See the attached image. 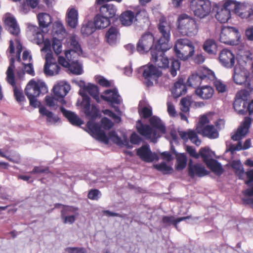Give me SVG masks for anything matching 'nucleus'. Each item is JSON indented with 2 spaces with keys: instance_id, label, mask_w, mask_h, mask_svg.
Returning a JSON list of instances; mask_svg holds the SVG:
<instances>
[{
  "instance_id": "obj_21",
  "label": "nucleus",
  "mask_w": 253,
  "mask_h": 253,
  "mask_svg": "<svg viewBox=\"0 0 253 253\" xmlns=\"http://www.w3.org/2000/svg\"><path fill=\"white\" fill-rule=\"evenodd\" d=\"M251 124V119L246 117L242 125L238 128L236 133L231 136L232 139L234 141L240 140L242 136H244L247 133Z\"/></svg>"
},
{
  "instance_id": "obj_39",
  "label": "nucleus",
  "mask_w": 253,
  "mask_h": 253,
  "mask_svg": "<svg viewBox=\"0 0 253 253\" xmlns=\"http://www.w3.org/2000/svg\"><path fill=\"white\" fill-rule=\"evenodd\" d=\"M231 17V14L228 10L223 7L218 10L215 15L216 19L221 23L227 22Z\"/></svg>"
},
{
  "instance_id": "obj_15",
  "label": "nucleus",
  "mask_w": 253,
  "mask_h": 253,
  "mask_svg": "<svg viewBox=\"0 0 253 253\" xmlns=\"http://www.w3.org/2000/svg\"><path fill=\"white\" fill-rule=\"evenodd\" d=\"M110 1L121 2V0H96L95 1L97 5H101L99 7L100 13L110 19L115 17L117 11V9L113 4H104Z\"/></svg>"
},
{
  "instance_id": "obj_36",
  "label": "nucleus",
  "mask_w": 253,
  "mask_h": 253,
  "mask_svg": "<svg viewBox=\"0 0 253 253\" xmlns=\"http://www.w3.org/2000/svg\"><path fill=\"white\" fill-rule=\"evenodd\" d=\"M60 70V67L56 62L49 64H45L44 73L46 76H52L58 74Z\"/></svg>"
},
{
  "instance_id": "obj_57",
  "label": "nucleus",
  "mask_w": 253,
  "mask_h": 253,
  "mask_svg": "<svg viewBox=\"0 0 253 253\" xmlns=\"http://www.w3.org/2000/svg\"><path fill=\"white\" fill-rule=\"evenodd\" d=\"M213 81L214 86L216 90L218 92L223 93L226 90V85L223 83L221 81L218 80H214Z\"/></svg>"
},
{
  "instance_id": "obj_10",
  "label": "nucleus",
  "mask_w": 253,
  "mask_h": 253,
  "mask_svg": "<svg viewBox=\"0 0 253 253\" xmlns=\"http://www.w3.org/2000/svg\"><path fill=\"white\" fill-rule=\"evenodd\" d=\"M155 37L150 32L144 33L138 40L136 44V50L140 53H144L151 51V54L155 48Z\"/></svg>"
},
{
  "instance_id": "obj_34",
  "label": "nucleus",
  "mask_w": 253,
  "mask_h": 253,
  "mask_svg": "<svg viewBox=\"0 0 253 253\" xmlns=\"http://www.w3.org/2000/svg\"><path fill=\"white\" fill-rule=\"evenodd\" d=\"M39 25L40 28L43 29L47 28L52 23L51 16L46 13H40L37 15Z\"/></svg>"
},
{
  "instance_id": "obj_17",
  "label": "nucleus",
  "mask_w": 253,
  "mask_h": 253,
  "mask_svg": "<svg viewBox=\"0 0 253 253\" xmlns=\"http://www.w3.org/2000/svg\"><path fill=\"white\" fill-rule=\"evenodd\" d=\"M218 58L221 64L227 68H231L234 65L235 55L229 49H222L219 53Z\"/></svg>"
},
{
  "instance_id": "obj_40",
  "label": "nucleus",
  "mask_w": 253,
  "mask_h": 253,
  "mask_svg": "<svg viewBox=\"0 0 253 253\" xmlns=\"http://www.w3.org/2000/svg\"><path fill=\"white\" fill-rule=\"evenodd\" d=\"M96 30L92 21H89L84 24L81 28V32L84 36H88L93 34Z\"/></svg>"
},
{
  "instance_id": "obj_14",
  "label": "nucleus",
  "mask_w": 253,
  "mask_h": 253,
  "mask_svg": "<svg viewBox=\"0 0 253 253\" xmlns=\"http://www.w3.org/2000/svg\"><path fill=\"white\" fill-rule=\"evenodd\" d=\"M168 50L157 48L155 45V48L152 51L151 61L159 68L167 69L169 67V60L165 54V52Z\"/></svg>"
},
{
  "instance_id": "obj_2",
  "label": "nucleus",
  "mask_w": 253,
  "mask_h": 253,
  "mask_svg": "<svg viewBox=\"0 0 253 253\" xmlns=\"http://www.w3.org/2000/svg\"><path fill=\"white\" fill-rule=\"evenodd\" d=\"M47 91V87L43 82L31 80L25 89V93L29 100L30 105L34 108L39 107L41 103L37 99L41 93L44 94Z\"/></svg>"
},
{
  "instance_id": "obj_48",
  "label": "nucleus",
  "mask_w": 253,
  "mask_h": 253,
  "mask_svg": "<svg viewBox=\"0 0 253 253\" xmlns=\"http://www.w3.org/2000/svg\"><path fill=\"white\" fill-rule=\"evenodd\" d=\"M232 168L235 169V173L238 176L240 179H242L244 175L245 171L242 166L240 162L234 161L232 164Z\"/></svg>"
},
{
  "instance_id": "obj_56",
  "label": "nucleus",
  "mask_w": 253,
  "mask_h": 253,
  "mask_svg": "<svg viewBox=\"0 0 253 253\" xmlns=\"http://www.w3.org/2000/svg\"><path fill=\"white\" fill-rule=\"evenodd\" d=\"M52 48L56 54H59L62 51V44L60 40L54 38L52 41Z\"/></svg>"
},
{
  "instance_id": "obj_53",
  "label": "nucleus",
  "mask_w": 253,
  "mask_h": 253,
  "mask_svg": "<svg viewBox=\"0 0 253 253\" xmlns=\"http://www.w3.org/2000/svg\"><path fill=\"white\" fill-rule=\"evenodd\" d=\"M71 72L76 75H81L83 73L81 65L78 61L73 62L70 66Z\"/></svg>"
},
{
  "instance_id": "obj_45",
  "label": "nucleus",
  "mask_w": 253,
  "mask_h": 253,
  "mask_svg": "<svg viewBox=\"0 0 253 253\" xmlns=\"http://www.w3.org/2000/svg\"><path fill=\"white\" fill-rule=\"evenodd\" d=\"M247 106V102H243L239 99L235 98L233 103V107L235 110L240 115H245L246 114V110H245Z\"/></svg>"
},
{
  "instance_id": "obj_32",
  "label": "nucleus",
  "mask_w": 253,
  "mask_h": 253,
  "mask_svg": "<svg viewBox=\"0 0 253 253\" xmlns=\"http://www.w3.org/2000/svg\"><path fill=\"white\" fill-rule=\"evenodd\" d=\"M78 11L74 8L69 9L67 12L66 21L68 25L72 28H75L78 24Z\"/></svg>"
},
{
  "instance_id": "obj_30",
  "label": "nucleus",
  "mask_w": 253,
  "mask_h": 253,
  "mask_svg": "<svg viewBox=\"0 0 253 253\" xmlns=\"http://www.w3.org/2000/svg\"><path fill=\"white\" fill-rule=\"evenodd\" d=\"M93 23L96 29H101L108 27L111 21L110 19L100 13L94 17Z\"/></svg>"
},
{
  "instance_id": "obj_11",
  "label": "nucleus",
  "mask_w": 253,
  "mask_h": 253,
  "mask_svg": "<svg viewBox=\"0 0 253 253\" xmlns=\"http://www.w3.org/2000/svg\"><path fill=\"white\" fill-rule=\"evenodd\" d=\"M239 32L232 27H224L221 29L220 35V41L229 45H236L238 42Z\"/></svg>"
},
{
  "instance_id": "obj_58",
  "label": "nucleus",
  "mask_w": 253,
  "mask_h": 253,
  "mask_svg": "<svg viewBox=\"0 0 253 253\" xmlns=\"http://www.w3.org/2000/svg\"><path fill=\"white\" fill-rule=\"evenodd\" d=\"M101 195L100 192L96 189H92L89 191L87 197L91 200H98Z\"/></svg>"
},
{
  "instance_id": "obj_18",
  "label": "nucleus",
  "mask_w": 253,
  "mask_h": 253,
  "mask_svg": "<svg viewBox=\"0 0 253 253\" xmlns=\"http://www.w3.org/2000/svg\"><path fill=\"white\" fill-rule=\"evenodd\" d=\"M70 90V85L66 83L60 82L55 85L53 88L54 95L60 99V103L64 105L66 101L64 97Z\"/></svg>"
},
{
  "instance_id": "obj_37",
  "label": "nucleus",
  "mask_w": 253,
  "mask_h": 253,
  "mask_svg": "<svg viewBox=\"0 0 253 253\" xmlns=\"http://www.w3.org/2000/svg\"><path fill=\"white\" fill-rule=\"evenodd\" d=\"M206 164L207 167L216 175H220L223 172V169L221 164L216 160L211 159Z\"/></svg>"
},
{
  "instance_id": "obj_41",
  "label": "nucleus",
  "mask_w": 253,
  "mask_h": 253,
  "mask_svg": "<svg viewBox=\"0 0 253 253\" xmlns=\"http://www.w3.org/2000/svg\"><path fill=\"white\" fill-rule=\"evenodd\" d=\"M84 89L95 99L97 102H100L99 89L97 85L89 84L87 86L84 87Z\"/></svg>"
},
{
  "instance_id": "obj_27",
  "label": "nucleus",
  "mask_w": 253,
  "mask_h": 253,
  "mask_svg": "<svg viewBox=\"0 0 253 253\" xmlns=\"http://www.w3.org/2000/svg\"><path fill=\"white\" fill-rule=\"evenodd\" d=\"M60 110L72 125L80 126L83 124V121L75 113L66 110L63 106L60 107Z\"/></svg>"
},
{
  "instance_id": "obj_5",
  "label": "nucleus",
  "mask_w": 253,
  "mask_h": 253,
  "mask_svg": "<svg viewBox=\"0 0 253 253\" xmlns=\"http://www.w3.org/2000/svg\"><path fill=\"white\" fill-rule=\"evenodd\" d=\"M173 50L178 59L186 61L194 55L195 47L190 40L186 38L179 39L175 42Z\"/></svg>"
},
{
  "instance_id": "obj_26",
  "label": "nucleus",
  "mask_w": 253,
  "mask_h": 253,
  "mask_svg": "<svg viewBox=\"0 0 253 253\" xmlns=\"http://www.w3.org/2000/svg\"><path fill=\"white\" fill-rule=\"evenodd\" d=\"M104 93L108 95H101V98L104 100L114 104L119 105L121 103L120 96L117 90L108 89L106 90Z\"/></svg>"
},
{
  "instance_id": "obj_62",
  "label": "nucleus",
  "mask_w": 253,
  "mask_h": 253,
  "mask_svg": "<svg viewBox=\"0 0 253 253\" xmlns=\"http://www.w3.org/2000/svg\"><path fill=\"white\" fill-rule=\"evenodd\" d=\"M66 251L68 253H87L86 250L83 247H70Z\"/></svg>"
},
{
  "instance_id": "obj_4",
  "label": "nucleus",
  "mask_w": 253,
  "mask_h": 253,
  "mask_svg": "<svg viewBox=\"0 0 253 253\" xmlns=\"http://www.w3.org/2000/svg\"><path fill=\"white\" fill-rule=\"evenodd\" d=\"M157 28L161 36L156 41L155 45H156L157 48L165 50L169 49L172 46V44L170 42L171 26L165 17L160 18Z\"/></svg>"
},
{
  "instance_id": "obj_46",
  "label": "nucleus",
  "mask_w": 253,
  "mask_h": 253,
  "mask_svg": "<svg viewBox=\"0 0 253 253\" xmlns=\"http://www.w3.org/2000/svg\"><path fill=\"white\" fill-rule=\"evenodd\" d=\"M45 101L46 105L51 108L56 109L58 107L57 102H60V99L58 97L47 95L45 97Z\"/></svg>"
},
{
  "instance_id": "obj_59",
  "label": "nucleus",
  "mask_w": 253,
  "mask_h": 253,
  "mask_svg": "<svg viewBox=\"0 0 253 253\" xmlns=\"http://www.w3.org/2000/svg\"><path fill=\"white\" fill-rule=\"evenodd\" d=\"M63 209L61 211V216H64L65 214H68L70 212H75L78 211V208L63 205Z\"/></svg>"
},
{
  "instance_id": "obj_33",
  "label": "nucleus",
  "mask_w": 253,
  "mask_h": 253,
  "mask_svg": "<svg viewBox=\"0 0 253 253\" xmlns=\"http://www.w3.org/2000/svg\"><path fill=\"white\" fill-rule=\"evenodd\" d=\"M70 45L72 47V49L67 50L65 51V54L66 57L69 59V55L71 54L72 52L77 53L78 55L82 54L83 51L81 46V45L79 43L78 41L76 40V37L73 36L70 39Z\"/></svg>"
},
{
  "instance_id": "obj_6",
  "label": "nucleus",
  "mask_w": 253,
  "mask_h": 253,
  "mask_svg": "<svg viewBox=\"0 0 253 253\" xmlns=\"http://www.w3.org/2000/svg\"><path fill=\"white\" fill-rule=\"evenodd\" d=\"M214 79L215 75L212 71L207 68H202L188 78L187 84L189 86L196 88L202 82L209 83Z\"/></svg>"
},
{
  "instance_id": "obj_25",
  "label": "nucleus",
  "mask_w": 253,
  "mask_h": 253,
  "mask_svg": "<svg viewBox=\"0 0 253 253\" xmlns=\"http://www.w3.org/2000/svg\"><path fill=\"white\" fill-rule=\"evenodd\" d=\"M4 23L9 33L15 36H18L20 33V28L16 19L12 16H7L4 20Z\"/></svg>"
},
{
  "instance_id": "obj_28",
  "label": "nucleus",
  "mask_w": 253,
  "mask_h": 253,
  "mask_svg": "<svg viewBox=\"0 0 253 253\" xmlns=\"http://www.w3.org/2000/svg\"><path fill=\"white\" fill-rule=\"evenodd\" d=\"M121 24L125 26H130L134 20L137 21V15H135L134 13L131 10H126L123 12L119 18Z\"/></svg>"
},
{
  "instance_id": "obj_47",
  "label": "nucleus",
  "mask_w": 253,
  "mask_h": 253,
  "mask_svg": "<svg viewBox=\"0 0 253 253\" xmlns=\"http://www.w3.org/2000/svg\"><path fill=\"white\" fill-rule=\"evenodd\" d=\"M181 63L178 60L173 59L171 61L169 67V72L172 77H174L177 75V72L179 70Z\"/></svg>"
},
{
  "instance_id": "obj_24",
  "label": "nucleus",
  "mask_w": 253,
  "mask_h": 253,
  "mask_svg": "<svg viewBox=\"0 0 253 253\" xmlns=\"http://www.w3.org/2000/svg\"><path fill=\"white\" fill-rule=\"evenodd\" d=\"M120 35L119 29L117 27L111 26L105 34L106 42L111 45H115Z\"/></svg>"
},
{
  "instance_id": "obj_49",
  "label": "nucleus",
  "mask_w": 253,
  "mask_h": 253,
  "mask_svg": "<svg viewBox=\"0 0 253 253\" xmlns=\"http://www.w3.org/2000/svg\"><path fill=\"white\" fill-rule=\"evenodd\" d=\"M250 95V92L246 89H242L237 93L235 99H239L243 102H248Z\"/></svg>"
},
{
  "instance_id": "obj_55",
  "label": "nucleus",
  "mask_w": 253,
  "mask_h": 253,
  "mask_svg": "<svg viewBox=\"0 0 253 253\" xmlns=\"http://www.w3.org/2000/svg\"><path fill=\"white\" fill-rule=\"evenodd\" d=\"M209 120L206 115L202 116L200 119L198 124L196 126V130L197 131L202 129L205 127L206 125L209 123Z\"/></svg>"
},
{
  "instance_id": "obj_16",
  "label": "nucleus",
  "mask_w": 253,
  "mask_h": 253,
  "mask_svg": "<svg viewBox=\"0 0 253 253\" xmlns=\"http://www.w3.org/2000/svg\"><path fill=\"white\" fill-rule=\"evenodd\" d=\"M188 172L189 176L191 178H194L195 176L202 177L207 175L210 173V172L208 171L201 164H193V161L191 159L190 160L188 164Z\"/></svg>"
},
{
  "instance_id": "obj_13",
  "label": "nucleus",
  "mask_w": 253,
  "mask_h": 253,
  "mask_svg": "<svg viewBox=\"0 0 253 253\" xmlns=\"http://www.w3.org/2000/svg\"><path fill=\"white\" fill-rule=\"evenodd\" d=\"M136 128L138 133L147 139H150L151 141L155 143L157 138L160 137L157 130L151 127L149 125L143 124L141 120H138L136 124Z\"/></svg>"
},
{
  "instance_id": "obj_61",
  "label": "nucleus",
  "mask_w": 253,
  "mask_h": 253,
  "mask_svg": "<svg viewBox=\"0 0 253 253\" xmlns=\"http://www.w3.org/2000/svg\"><path fill=\"white\" fill-rule=\"evenodd\" d=\"M129 139L130 143L132 144H138L142 140V138L135 132L131 133Z\"/></svg>"
},
{
  "instance_id": "obj_43",
  "label": "nucleus",
  "mask_w": 253,
  "mask_h": 253,
  "mask_svg": "<svg viewBox=\"0 0 253 253\" xmlns=\"http://www.w3.org/2000/svg\"><path fill=\"white\" fill-rule=\"evenodd\" d=\"M39 112L41 114L47 117V122H48L55 123L59 120V118L57 116H54L51 112L47 110L43 106L40 108Z\"/></svg>"
},
{
  "instance_id": "obj_1",
  "label": "nucleus",
  "mask_w": 253,
  "mask_h": 253,
  "mask_svg": "<svg viewBox=\"0 0 253 253\" xmlns=\"http://www.w3.org/2000/svg\"><path fill=\"white\" fill-rule=\"evenodd\" d=\"M81 95L83 100L81 105L85 116L91 119L86 123V126L92 133L93 136L98 140L106 144H108L109 139H111L119 146L125 145L128 148H131L132 146L129 145L128 139L126 138L123 140L115 130L109 131L108 136L106 135L104 131L101 129L100 126L94 121L99 116V109L95 105H91L90 98L88 95L84 94Z\"/></svg>"
},
{
  "instance_id": "obj_64",
  "label": "nucleus",
  "mask_w": 253,
  "mask_h": 253,
  "mask_svg": "<svg viewBox=\"0 0 253 253\" xmlns=\"http://www.w3.org/2000/svg\"><path fill=\"white\" fill-rule=\"evenodd\" d=\"M186 151L191 157L195 159H198L199 158V153L196 152V149L192 146H187L186 147Z\"/></svg>"
},
{
  "instance_id": "obj_31",
  "label": "nucleus",
  "mask_w": 253,
  "mask_h": 253,
  "mask_svg": "<svg viewBox=\"0 0 253 253\" xmlns=\"http://www.w3.org/2000/svg\"><path fill=\"white\" fill-rule=\"evenodd\" d=\"M197 132L211 139L216 138L219 135L218 130L213 125H207Z\"/></svg>"
},
{
  "instance_id": "obj_23",
  "label": "nucleus",
  "mask_w": 253,
  "mask_h": 253,
  "mask_svg": "<svg viewBox=\"0 0 253 253\" xmlns=\"http://www.w3.org/2000/svg\"><path fill=\"white\" fill-rule=\"evenodd\" d=\"M179 135L181 139L185 141L189 139L197 146H199L201 144V141L199 139L196 132L194 130L188 129L187 131H179Z\"/></svg>"
},
{
  "instance_id": "obj_44",
  "label": "nucleus",
  "mask_w": 253,
  "mask_h": 253,
  "mask_svg": "<svg viewBox=\"0 0 253 253\" xmlns=\"http://www.w3.org/2000/svg\"><path fill=\"white\" fill-rule=\"evenodd\" d=\"M176 169L178 170H181L185 168L187 163V158L184 153L180 154L176 156Z\"/></svg>"
},
{
  "instance_id": "obj_42",
  "label": "nucleus",
  "mask_w": 253,
  "mask_h": 253,
  "mask_svg": "<svg viewBox=\"0 0 253 253\" xmlns=\"http://www.w3.org/2000/svg\"><path fill=\"white\" fill-rule=\"evenodd\" d=\"M241 4V3H237L231 0H227L224 2L222 7L228 10L230 13L231 11H233L237 15V11H239Z\"/></svg>"
},
{
  "instance_id": "obj_52",
  "label": "nucleus",
  "mask_w": 253,
  "mask_h": 253,
  "mask_svg": "<svg viewBox=\"0 0 253 253\" xmlns=\"http://www.w3.org/2000/svg\"><path fill=\"white\" fill-rule=\"evenodd\" d=\"M180 110L182 112L187 113L189 111V107L191 105V101L190 99L184 97L180 100Z\"/></svg>"
},
{
  "instance_id": "obj_3",
  "label": "nucleus",
  "mask_w": 253,
  "mask_h": 253,
  "mask_svg": "<svg viewBox=\"0 0 253 253\" xmlns=\"http://www.w3.org/2000/svg\"><path fill=\"white\" fill-rule=\"evenodd\" d=\"M177 29L183 36H194L197 34L199 27L196 21L186 14H180L177 20Z\"/></svg>"
},
{
  "instance_id": "obj_8",
  "label": "nucleus",
  "mask_w": 253,
  "mask_h": 253,
  "mask_svg": "<svg viewBox=\"0 0 253 253\" xmlns=\"http://www.w3.org/2000/svg\"><path fill=\"white\" fill-rule=\"evenodd\" d=\"M233 78L235 83L243 85L251 92L253 91V79L250 77V72L245 68L235 67Z\"/></svg>"
},
{
  "instance_id": "obj_54",
  "label": "nucleus",
  "mask_w": 253,
  "mask_h": 253,
  "mask_svg": "<svg viewBox=\"0 0 253 253\" xmlns=\"http://www.w3.org/2000/svg\"><path fill=\"white\" fill-rule=\"evenodd\" d=\"M139 115L144 119H147L152 115V110L151 107L145 106L139 110Z\"/></svg>"
},
{
  "instance_id": "obj_63",
  "label": "nucleus",
  "mask_w": 253,
  "mask_h": 253,
  "mask_svg": "<svg viewBox=\"0 0 253 253\" xmlns=\"http://www.w3.org/2000/svg\"><path fill=\"white\" fill-rule=\"evenodd\" d=\"M5 159L15 164H19L21 162V157L18 154H14L10 156H6Z\"/></svg>"
},
{
  "instance_id": "obj_22",
  "label": "nucleus",
  "mask_w": 253,
  "mask_h": 253,
  "mask_svg": "<svg viewBox=\"0 0 253 253\" xmlns=\"http://www.w3.org/2000/svg\"><path fill=\"white\" fill-rule=\"evenodd\" d=\"M195 92V94L200 98L204 100H208L212 98L214 90L211 86L205 85L196 88Z\"/></svg>"
},
{
  "instance_id": "obj_20",
  "label": "nucleus",
  "mask_w": 253,
  "mask_h": 253,
  "mask_svg": "<svg viewBox=\"0 0 253 253\" xmlns=\"http://www.w3.org/2000/svg\"><path fill=\"white\" fill-rule=\"evenodd\" d=\"M136 154L142 161L146 162H151L155 159V155L152 154L148 145H144L137 149Z\"/></svg>"
},
{
  "instance_id": "obj_38",
  "label": "nucleus",
  "mask_w": 253,
  "mask_h": 253,
  "mask_svg": "<svg viewBox=\"0 0 253 253\" xmlns=\"http://www.w3.org/2000/svg\"><path fill=\"white\" fill-rule=\"evenodd\" d=\"M149 122L153 128L156 130H159L162 134H165L166 133V127L159 118L156 116H153L150 118Z\"/></svg>"
},
{
  "instance_id": "obj_29",
  "label": "nucleus",
  "mask_w": 253,
  "mask_h": 253,
  "mask_svg": "<svg viewBox=\"0 0 253 253\" xmlns=\"http://www.w3.org/2000/svg\"><path fill=\"white\" fill-rule=\"evenodd\" d=\"M187 91V87L184 83L183 80L179 79L175 82L171 89V92L175 98L185 94Z\"/></svg>"
},
{
  "instance_id": "obj_35",
  "label": "nucleus",
  "mask_w": 253,
  "mask_h": 253,
  "mask_svg": "<svg viewBox=\"0 0 253 253\" xmlns=\"http://www.w3.org/2000/svg\"><path fill=\"white\" fill-rule=\"evenodd\" d=\"M203 49L209 54L215 55L217 51V45L214 40L208 39L204 43Z\"/></svg>"
},
{
  "instance_id": "obj_19",
  "label": "nucleus",
  "mask_w": 253,
  "mask_h": 253,
  "mask_svg": "<svg viewBox=\"0 0 253 253\" xmlns=\"http://www.w3.org/2000/svg\"><path fill=\"white\" fill-rule=\"evenodd\" d=\"M237 15L248 21H253V4L246 2L241 3L239 11H237Z\"/></svg>"
},
{
  "instance_id": "obj_9",
  "label": "nucleus",
  "mask_w": 253,
  "mask_h": 253,
  "mask_svg": "<svg viewBox=\"0 0 253 253\" xmlns=\"http://www.w3.org/2000/svg\"><path fill=\"white\" fill-rule=\"evenodd\" d=\"M14 62V58H11L10 59L9 65L6 72V81L13 87L14 96L16 100L18 102L21 103L24 101L25 98L22 91L16 86L14 73L15 69Z\"/></svg>"
},
{
  "instance_id": "obj_12",
  "label": "nucleus",
  "mask_w": 253,
  "mask_h": 253,
  "mask_svg": "<svg viewBox=\"0 0 253 253\" xmlns=\"http://www.w3.org/2000/svg\"><path fill=\"white\" fill-rule=\"evenodd\" d=\"M142 76L145 81L144 84L147 87L153 85V81L162 76V73L152 64L144 66L142 68Z\"/></svg>"
},
{
  "instance_id": "obj_60",
  "label": "nucleus",
  "mask_w": 253,
  "mask_h": 253,
  "mask_svg": "<svg viewBox=\"0 0 253 253\" xmlns=\"http://www.w3.org/2000/svg\"><path fill=\"white\" fill-rule=\"evenodd\" d=\"M101 122L102 127L106 130L110 129L113 126L112 121L106 117L103 118L101 119Z\"/></svg>"
},
{
  "instance_id": "obj_50",
  "label": "nucleus",
  "mask_w": 253,
  "mask_h": 253,
  "mask_svg": "<svg viewBox=\"0 0 253 253\" xmlns=\"http://www.w3.org/2000/svg\"><path fill=\"white\" fill-rule=\"evenodd\" d=\"M154 167L156 169L162 172L164 174L170 173L172 170V169L170 167L168 166L165 163L155 165Z\"/></svg>"
},
{
  "instance_id": "obj_7",
  "label": "nucleus",
  "mask_w": 253,
  "mask_h": 253,
  "mask_svg": "<svg viewBox=\"0 0 253 253\" xmlns=\"http://www.w3.org/2000/svg\"><path fill=\"white\" fill-rule=\"evenodd\" d=\"M190 8L195 16L202 19L211 13V4L209 0H191Z\"/></svg>"
},
{
  "instance_id": "obj_51",
  "label": "nucleus",
  "mask_w": 253,
  "mask_h": 253,
  "mask_svg": "<svg viewBox=\"0 0 253 253\" xmlns=\"http://www.w3.org/2000/svg\"><path fill=\"white\" fill-rule=\"evenodd\" d=\"M199 157L201 156L203 159V162L206 164L210 160L211 155L209 148H201L199 151Z\"/></svg>"
}]
</instances>
